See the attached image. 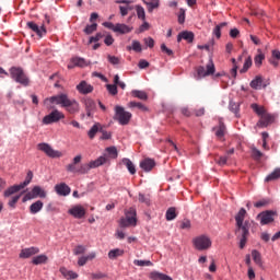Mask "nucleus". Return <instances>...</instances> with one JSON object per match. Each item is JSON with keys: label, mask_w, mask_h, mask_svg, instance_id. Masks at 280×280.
I'll use <instances>...</instances> for the list:
<instances>
[{"label": "nucleus", "mask_w": 280, "mask_h": 280, "mask_svg": "<svg viewBox=\"0 0 280 280\" xmlns=\"http://www.w3.org/2000/svg\"><path fill=\"white\" fill-rule=\"evenodd\" d=\"M106 161V155H101L96 160L91 161L90 163L81 164L78 167V163H82V155L79 154L73 158L72 163L66 166V170L71 174H89L91 170H95L96 167H102V165H105Z\"/></svg>", "instance_id": "1"}, {"label": "nucleus", "mask_w": 280, "mask_h": 280, "mask_svg": "<svg viewBox=\"0 0 280 280\" xmlns=\"http://www.w3.org/2000/svg\"><path fill=\"white\" fill-rule=\"evenodd\" d=\"M44 104L45 106H49V104L61 106V108H65V110L70 115H77V113H80V103L75 101V98H69V95L66 93L47 97L44 100Z\"/></svg>", "instance_id": "2"}, {"label": "nucleus", "mask_w": 280, "mask_h": 280, "mask_svg": "<svg viewBox=\"0 0 280 280\" xmlns=\"http://www.w3.org/2000/svg\"><path fill=\"white\" fill-rule=\"evenodd\" d=\"M246 218V209L241 208L237 214L235 215L236 230L235 235L240 240V248H244L246 246V242L249 235L248 222H244Z\"/></svg>", "instance_id": "3"}, {"label": "nucleus", "mask_w": 280, "mask_h": 280, "mask_svg": "<svg viewBox=\"0 0 280 280\" xmlns=\"http://www.w3.org/2000/svg\"><path fill=\"white\" fill-rule=\"evenodd\" d=\"M114 120L118 121L120 126H128L132 119V113L126 112L121 105L114 107Z\"/></svg>", "instance_id": "4"}, {"label": "nucleus", "mask_w": 280, "mask_h": 280, "mask_svg": "<svg viewBox=\"0 0 280 280\" xmlns=\"http://www.w3.org/2000/svg\"><path fill=\"white\" fill-rule=\"evenodd\" d=\"M10 74H11L12 80L18 82V84H22L23 86L30 85V78H27V74H25V72L23 71V68L11 67Z\"/></svg>", "instance_id": "5"}, {"label": "nucleus", "mask_w": 280, "mask_h": 280, "mask_svg": "<svg viewBox=\"0 0 280 280\" xmlns=\"http://www.w3.org/2000/svg\"><path fill=\"white\" fill-rule=\"evenodd\" d=\"M125 215L126 217L121 218L119 222L121 229H127V226H137V209L129 208Z\"/></svg>", "instance_id": "6"}, {"label": "nucleus", "mask_w": 280, "mask_h": 280, "mask_svg": "<svg viewBox=\"0 0 280 280\" xmlns=\"http://www.w3.org/2000/svg\"><path fill=\"white\" fill-rule=\"evenodd\" d=\"M215 73V65L213 63V59H210L205 66H199L197 68V74L195 75V80H202V78H207L209 75H213Z\"/></svg>", "instance_id": "7"}, {"label": "nucleus", "mask_w": 280, "mask_h": 280, "mask_svg": "<svg viewBox=\"0 0 280 280\" xmlns=\"http://www.w3.org/2000/svg\"><path fill=\"white\" fill-rule=\"evenodd\" d=\"M196 250H209L212 245L211 238L207 235H199L192 240Z\"/></svg>", "instance_id": "8"}, {"label": "nucleus", "mask_w": 280, "mask_h": 280, "mask_svg": "<svg viewBox=\"0 0 280 280\" xmlns=\"http://www.w3.org/2000/svg\"><path fill=\"white\" fill-rule=\"evenodd\" d=\"M36 198H47V191L40 186H34L31 191L26 192L22 199V202L34 200Z\"/></svg>", "instance_id": "9"}, {"label": "nucleus", "mask_w": 280, "mask_h": 280, "mask_svg": "<svg viewBox=\"0 0 280 280\" xmlns=\"http://www.w3.org/2000/svg\"><path fill=\"white\" fill-rule=\"evenodd\" d=\"M37 149L40 152H44L46 156H49V159H60V156H62V152L54 150V148H51L47 142L38 143Z\"/></svg>", "instance_id": "10"}, {"label": "nucleus", "mask_w": 280, "mask_h": 280, "mask_svg": "<svg viewBox=\"0 0 280 280\" xmlns=\"http://www.w3.org/2000/svg\"><path fill=\"white\" fill-rule=\"evenodd\" d=\"M60 119H65V113L58 109H54L43 118V124H45V126H49L51 124H58Z\"/></svg>", "instance_id": "11"}, {"label": "nucleus", "mask_w": 280, "mask_h": 280, "mask_svg": "<svg viewBox=\"0 0 280 280\" xmlns=\"http://www.w3.org/2000/svg\"><path fill=\"white\" fill-rule=\"evenodd\" d=\"M275 215H277V212L266 210L257 214L256 220H259L261 226H266V224H272L275 222Z\"/></svg>", "instance_id": "12"}, {"label": "nucleus", "mask_w": 280, "mask_h": 280, "mask_svg": "<svg viewBox=\"0 0 280 280\" xmlns=\"http://www.w3.org/2000/svg\"><path fill=\"white\" fill-rule=\"evenodd\" d=\"M69 215L75 218L77 220H82L86 215V210L81 205L73 206L68 210Z\"/></svg>", "instance_id": "13"}, {"label": "nucleus", "mask_w": 280, "mask_h": 280, "mask_svg": "<svg viewBox=\"0 0 280 280\" xmlns=\"http://www.w3.org/2000/svg\"><path fill=\"white\" fill-rule=\"evenodd\" d=\"M40 253V248L38 247H27L21 250L20 259H30V257L34 255H38Z\"/></svg>", "instance_id": "14"}, {"label": "nucleus", "mask_w": 280, "mask_h": 280, "mask_svg": "<svg viewBox=\"0 0 280 280\" xmlns=\"http://www.w3.org/2000/svg\"><path fill=\"white\" fill-rule=\"evenodd\" d=\"M115 3L124 4L119 7L121 16H128V12L132 10V7H130L132 0H115Z\"/></svg>", "instance_id": "15"}, {"label": "nucleus", "mask_w": 280, "mask_h": 280, "mask_svg": "<svg viewBox=\"0 0 280 280\" xmlns=\"http://www.w3.org/2000/svg\"><path fill=\"white\" fill-rule=\"evenodd\" d=\"M212 130L214 131L217 138H219L221 141H224V136L226 135V125H224L222 119L219 120V126L213 127Z\"/></svg>", "instance_id": "16"}, {"label": "nucleus", "mask_w": 280, "mask_h": 280, "mask_svg": "<svg viewBox=\"0 0 280 280\" xmlns=\"http://www.w3.org/2000/svg\"><path fill=\"white\" fill-rule=\"evenodd\" d=\"M77 91H78L81 95H89V93H93V85L89 84V82H86V81H81V82L77 85Z\"/></svg>", "instance_id": "17"}, {"label": "nucleus", "mask_w": 280, "mask_h": 280, "mask_svg": "<svg viewBox=\"0 0 280 280\" xmlns=\"http://www.w3.org/2000/svg\"><path fill=\"white\" fill-rule=\"evenodd\" d=\"M272 121H275V116L265 113L262 116H260V120L258 121L257 126H259V128H268Z\"/></svg>", "instance_id": "18"}, {"label": "nucleus", "mask_w": 280, "mask_h": 280, "mask_svg": "<svg viewBox=\"0 0 280 280\" xmlns=\"http://www.w3.org/2000/svg\"><path fill=\"white\" fill-rule=\"evenodd\" d=\"M26 25L30 30H32V32H35V34H37V36H39L40 38H43L45 34H47V30L45 28V26H38L34 22H27Z\"/></svg>", "instance_id": "19"}, {"label": "nucleus", "mask_w": 280, "mask_h": 280, "mask_svg": "<svg viewBox=\"0 0 280 280\" xmlns=\"http://www.w3.org/2000/svg\"><path fill=\"white\" fill-rule=\"evenodd\" d=\"M55 191L58 196H69V194H71V187L66 183L57 184L55 186Z\"/></svg>", "instance_id": "20"}, {"label": "nucleus", "mask_w": 280, "mask_h": 280, "mask_svg": "<svg viewBox=\"0 0 280 280\" xmlns=\"http://www.w3.org/2000/svg\"><path fill=\"white\" fill-rule=\"evenodd\" d=\"M83 104L85 106V110H86V116L88 117H93V110H95V101H93L92 98H84L83 100Z\"/></svg>", "instance_id": "21"}, {"label": "nucleus", "mask_w": 280, "mask_h": 280, "mask_svg": "<svg viewBox=\"0 0 280 280\" xmlns=\"http://www.w3.org/2000/svg\"><path fill=\"white\" fill-rule=\"evenodd\" d=\"M133 27L125 24V23H117L115 27V34H130Z\"/></svg>", "instance_id": "22"}, {"label": "nucleus", "mask_w": 280, "mask_h": 280, "mask_svg": "<svg viewBox=\"0 0 280 280\" xmlns=\"http://www.w3.org/2000/svg\"><path fill=\"white\" fill-rule=\"evenodd\" d=\"M155 165L156 162H154L152 159H144L142 162H140V167L143 170V172H152Z\"/></svg>", "instance_id": "23"}, {"label": "nucleus", "mask_w": 280, "mask_h": 280, "mask_svg": "<svg viewBox=\"0 0 280 280\" xmlns=\"http://www.w3.org/2000/svg\"><path fill=\"white\" fill-rule=\"evenodd\" d=\"M43 207H45V203H43L42 200H37L30 206V213L32 215H36V213H40V211H43Z\"/></svg>", "instance_id": "24"}, {"label": "nucleus", "mask_w": 280, "mask_h": 280, "mask_svg": "<svg viewBox=\"0 0 280 280\" xmlns=\"http://www.w3.org/2000/svg\"><path fill=\"white\" fill-rule=\"evenodd\" d=\"M143 3L147 5L148 12L152 13L154 10L159 9L161 5V0H142Z\"/></svg>", "instance_id": "25"}, {"label": "nucleus", "mask_w": 280, "mask_h": 280, "mask_svg": "<svg viewBox=\"0 0 280 280\" xmlns=\"http://www.w3.org/2000/svg\"><path fill=\"white\" fill-rule=\"evenodd\" d=\"M265 60H266V55L264 54V51H261L260 48H258L257 55L254 57L255 67H257V69H259V67H261V65H264Z\"/></svg>", "instance_id": "26"}, {"label": "nucleus", "mask_w": 280, "mask_h": 280, "mask_svg": "<svg viewBox=\"0 0 280 280\" xmlns=\"http://www.w3.org/2000/svg\"><path fill=\"white\" fill-rule=\"evenodd\" d=\"M180 40H187L188 43H194V33L189 31H184L178 34L177 42L180 43Z\"/></svg>", "instance_id": "27"}, {"label": "nucleus", "mask_w": 280, "mask_h": 280, "mask_svg": "<svg viewBox=\"0 0 280 280\" xmlns=\"http://www.w3.org/2000/svg\"><path fill=\"white\" fill-rule=\"evenodd\" d=\"M127 51H136V54H141L143 51L141 42L137 39L132 40L131 46H127Z\"/></svg>", "instance_id": "28"}, {"label": "nucleus", "mask_w": 280, "mask_h": 280, "mask_svg": "<svg viewBox=\"0 0 280 280\" xmlns=\"http://www.w3.org/2000/svg\"><path fill=\"white\" fill-rule=\"evenodd\" d=\"M149 277L151 280H174L172 277L159 271H152Z\"/></svg>", "instance_id": "29"}, {"label": "nucleus", "mask_w": 280, "mask_h": 280, "mask_svg": "<svg viewBox=\"0 0 280 280\" xmlns=\"http://www.w3.org/2000/svg\"><path fill=\"white\" fill-rule=\"evenodd\" d=\"M125 250L121 248H114L108 252V259L115 260L118 257H124Z\"/></svg>", "instance_id": "30"}, {"label": "nucleus", "mask_w": 280, "mask_h": 280, "mask_svg": "<svg viewBox=\"0 0 280 280\" xmlns=\"http://www.w3.org/2000/svg\"><path fill=\"white\" fill-rule=\"evenodd\" d=\"M21 189H23L22 186L19 185H13L11 187H9L5 191H4V198H10V196H14V194H18V191H21Z\"/></svg>", "instance_id": "31"}, {"label": "nucleus", "mask_w": 280, "mask_h": 280, "mask_svg": "<svg viewBox=\"0 0 280 280\" xmlns=\"http://www.w3.org/2000/svg\"><path fill=\"white\" fill-rule=\"evenodd\" d=\"M60 272L62 275V277H65L66 279H78V273L72 271V270H69L65 267L60 268Z\"/></svg>", "instance_id": "32"}, {"label": "nucleus", "mask_w": 280, "mask_h": 280, "mask_svg": "<svg viewBox=\"0 0 280 280\" xmlns=\"http://www.w3.org/2000/svg\"><path fill=\"white\" fill-rule=\"evenodd\" d=\"M122 163H124V165H126L129 174H131V175L137 174V168L135 167V164L132 163V161H130V159L124 158Z\"/></svg>", "instance_id": "33"}, {"label": "nucleus", "mask_w": 280, "mask_h": 280, "mask_svg": "<svg viewBox=\"0 0 280 280\" xmlns=\"http://www.w3.org/2000/svg\"><path fill=\"white\" fill-rule=\"evenodd\" d=\"M128 108H139V110H142V113H148V106H145L143 103L131 101L128 103Z\"/></svg>", "instance_id": "34"}, {"label": "nucleus", "mask_w": 280, "mask_h": 280, "mask_svg": "<svg viewBox=\"0 0 280 280\" xmlns=\"http://www.w3.org/2000/svg\"><path fill=\"white\" fill-rule=\"evenodd\" d=\"M228 23L226 22H222L220 24H218L213 31H212V35L215 36V38H222V27H226Z\"/></svg>", "instance_id": "35"}, {"label": "nucleus", "mask_w": 280, "mask_h": 280, "mask_svg": "<svg viewBox=\"0 0 280 280\" xmlns=\"http://www.w3.org/2000/svg\"><path fill=\"white\" fill-rule=\"evenodd\" d=\"M100 128H102V125L100 122H95L91 129L88 131V136L90 139H95V135L100 132Z\"/></svg>", "instance_id": "36"}, {"label": "nucleus", "mask_w": 280, "mask_h": 280, "mask_svg": "<svg viewBox=\"0 0 280 280\" xmlns=\"http://www.w3.org/2000/svg\"><path fill=\"white\" fill-rule=\"evenodd\" d=\"M264 80L261 79V77L257 75L255 77V79H253L249 83V86L252 89H255V91L261 89V84H262Z\"/></svg>", "instance_id": "37"}, {"label": "nucleus", "mask_w": 280, "mask_h": 280, "mask_svg": "<svg viewBox=\"0 0 280 280\" xmlns=\"http://www.w3.org/2000/svg\"><path fill=\"white\" fill-rule=\"evenodd\" d=\"M47 255L45 254H42V255H38V256H35L32 260V264H34V266H40V264H47Z\"/></svg>", "instance_id": "38"}, {"label": "nucleus", "mask_w": 280, "mask_h": 280, "mask_svg": "<svg viewBox=\"0 0 280 280\" xmlns=\"http://www.w3.org/2000/svg\"><path fill=\"white\" fill-rule=\"evenodd\" d=\"M178 214L176 213V208L174 207H171L166 210V214H165V218L167 220V222H172V220H176V217Z\"/></svg>", "instance_id": "39"}, {"label": "nucleus", "mask_w": 280, "mask_h": 280, "mask_svg": "<svg viewBox=\"0 0 280 280\" xmlns=\"http://www.w3.org/2000/svg\"><path fill=\"white\" fill-rule=\"evenodd\" d=\"M71 62L74 67H89V62L84 58L75 57L72 58Z\"/></svg>", "instance_id": "40"}, {"label": "nucleus", "mask_w": 280, "mask_h": 280, "mask_svg": "<svg viewBox=\"0 0 280 280\" xmlns=\"http://www.w3.org/2000/svg\"><path fill=\"white\" fill-rule=\"evenodd\" d=\"M278 178H280V168H276L272 173H270L265 178V183H270L271 180H278Z\"/></svg>", "instance_id": "41"}, {"label": "nucleus", "mask_w": 280, "mask_h": 280, "mask_svg": "<svg viewBox=\"0 0 280 280\" xmlns=\"http://www.w3.org/2000/svg\"><path fill=\"white\" fill-rule=\"evenodd\" d=\"M132 97H137L138 100H142L145 101L148 100V93H145L144 91L141 90H133L131 92Z\"/></svg>", "instance_id": "42"}, {"label": "nucleus", "mask_w": 280, "mask_h": 280, "mask_svg": "<svg viewBox=\"0 0 280 280\" xmlns=\"http://www.w3.org/2000/svg\"><path fill=\"white\" fill-rule=\"evenodd\" d=\"M252 257L257 266H264V261L261 260V254L257 252V249L252 250Z\"/></svg>", "instance_id": "43"}, {"label": "nucleus", "mask_w": 280, "mask_h": 280, "mask_svg": "<svg viewBox=\"0 0 280 280\" xmlns=\"http://www.w3.org/2000/svg\"><path fill=\"white\" fill-rule=\"evenodd\" d=\"M33 178H34V173L32 171H28L26 174L25 180L20 184L22 189H25V187H27V185L32 183Z\"/></svg>", "instance_id": "44"}, {"label": "nucleus", "mask_w": 280, "mask_h": 280, "mask_svg": "<svg viewBox=\"0 0 280 280\" xmlns=\"http://www.w3.org/2000/svg\"><path fill=\"white\" fill-rule=\"evenodd\" d=\"M250 67H253V58L247 57L245 59L243 68L240 70V73H246V71H248V69H250Z\"/></svg>", "instance_id": "45"}, {"label": "nucleus", "mask_w": 280, "mask_h": 280, "mask_svg": "<svg viewBox=\"0 0 280 280\" xmlns=\"http://www.w3.org/2000/svg\"><path fill=\"white\" fill-rule=\"evenodd\" d=\"M250 107L256 113V115H259V117L266 114L264 106H258L257 103L252 104Z\"/></svg>", "instance_id": "46"}, {"label": "nucleus", "mask_w": 280, "mask_h": 280, "mask_svg": "<svg viewBox=\"0 0 280 280\" xmlns=\"http://www.w3.org/2000/svg\"><path fill=\"white\" fill-rule=\"evenodd\" d=\"M19 200H21V195L11 197V199L8 202L10 209H16V202H19Z\"/></svg>", "instance_id": "47"}, {"label": "nucleus", "mask_w": 280, "mask_h": 280, "mask_svg": "<svg viewBox=\"0 0 280 280\" xmlns=\"http://www.w3.org/2000/svg\"><path fill=\"white\" fill-rule=\"evenodd\" d=\"M137 16L138 19H141V21H145V9L141 5L136 7Z\"/></svg>", "instance_id": "48"}, {"label": "nucleus", "mask_w": 280, "mask_h": 280, "mask_svg": "<svg viewBox=\"0 0 280 280\" xmlns=\"http://www.w3.org/2000/svg\"><path fill=\"white\" fill-rule=\"evenodd\" d=\"M93 32H97V23L88 24L84 28L85 34H93Z\"/></svg>", "instance_id": "49"}, {"label": "nucleus", "mask_w": 280, "mask_h": 280, "mask_svg": "<svg viewBox=\"0 0 280 280\" xmlns=\"http://www.w3.org/2000/svg\"><path fill=\"white\" fill-rule=\"evenodd\" d=\"M229 108L231 113H234V115H237V113H240V104L233 101H230Z\"/></svg>", "instance_id": "50"}, {"label": "nucleus", "mask_w": 280, "mask_h": 280, "mask_svg": "<svg viewBox=\"0 0 280 280\" xmlns=\"http://www.w3.org/2000/svg\"><path fill=\"white\" fill-rule=\"evenodd\" d=\"M252 155L256 161H259V159L261 156H264V153H261V151H259L257 148L253 147L252 148Z\"/></svg>", "instance_id": "51"}, {"label": "nucleus", "mask_w": 280, "mask_h": 280, "mask_svg": "<svg viewBox=\"0 0 280 280\" xmlns=\"http://www.w3.org/2000/svg\"><path fill=\"white\" fill-rule=\"evenodd\" d=\"M133 264H135V266H140V267H143V266H153L152 261H150V260H139V259H135V260H133Z\"/></svg>", "instance_id": "52"}, {"label": "nucleus", "mask_w": 280, "mask_h": 280, "mask_svg": "<svg viewBox=\"0 0 280 280\" xmlns=\"http://www.w3.org/2000/svg\"><path fill=\"white\" fill-rule=\"evenodd\" d=\"M106 152H108V154L113 158V159H117L118 156V152H117V148L116 147H108L106 149Z\"/></svg>", "instance_id": "53"}, {"label": "nucleus", "mask_w": 280, "mask_h": 280, "mask_svg": "<svg viewBox=\"0 0 280 280\" xmlns=\"http://www.w3.org/2000/svg\"><path fill=\"white\" fill-rule=\"evenodd\" d=\"M107 60L110 65H119L120 59L117 56L107 55Z\"/></svg>", "instance_id": "54"}, {"label": "nucleus", "mask_w": 280, "mask_h": 280, "mask_svg": "<svg viewBox=\"0 0 280 280\" xmlns=\"http://www.w3.org/2000/svg\"><path fill=\"white\" fill-rule=\"evenodd\" d=\"M185 9H179V13L177 15L179 25H183L185 23Z\"/></svg>", "instance_id": "55"}, {"label": "nucleus", "mask_w": 280, "mask_h": 280, "mask_svg": "<svg viewBox=\"0 0 280 280\" xmlns=\"http://www.w3.org/2000/svg\"><path fill=\"white\" fill-rule=\"evenodd\" d=\"M85 252L86 247L84 245H78L73 250L74 255H84Z\"/></svg>", "instance_id": "56"}, {"label": "nucleus", "mask_w": 280, "mask_h": 280, "mask_svg": "<svg viewBox=\"0 0 280 280\" xmlns=\"http://www.w3.org/2000/svg\"><path fill=\"white\" fill-rule=\"evenodd\" d=\"M179 228L185 230V231H189V229H191V221L185 219L184 221H182Z\"/></svg>", "instance_id": "57"}, {"label": "nucleus", "mask_w": 280, "mask_h": 280, "mask_svg": "<svg viewBox=\"0 0 280 280\" xmlns=\"http://www.w3.org/2000/svg\"><path fill=\"white\" fill-rule=\"evenodd\" d=\"M106 89L110 95H117V85L116 84H107Z\"/></svg>", "instance_id": "58"}, {"label": "nucleus", "mask_w": 280, "mask_h": 280, "mask_svg": "<svg viewBox=\"0 0 280 280\" xmlns=\"http://www.w3.org/2000/svg\"><path fill=\"white\" fill-rule=\"evenodd\" d=\"M161 51H163V54H166V56H174V50L167 48L165 44L161 45Z\"/></svg>", "instance_id": "59"}, {"label": "nucleus", "mask_w": 280, "mask_h": 280, "mask_svg": "<svg viewBox=\"0 0 280 280\" xmlns=\"http://www.w3.org/2000/svg\"><path fill=\"white\" fill-rule=\"evenodd\" d=\"M143 43L147 47H149L150 49H152V47H154V38L152 37H147L143 39Z\"/></svg>", "instance_id": "60"}, {"label": "nucleus", "mask_w": 280, "mask_h": 280, "mask_svg": "<svg viewBox=\"0 0 280 280\" xmlns=\"http://www.w3.org/2000/svg\"><path fill=\"white\" fill-rule=\"evenodd\" d=\"M104 43L105 45H107V47H110V45L115 43V38H113V35H106L104 38Z\"/></svg>", "instance_id": "61"}, {"label": "nucleus", "mask_w": 280, "mask_h": 280, "mask_svg": "<svg viewBox=\"0 0 280 280\" xmlns=\"http://www.w3.org/2000/svg\"><path fill=\"white\" fill-rule=\"evenodd\" d=\"M103 36L104 35L102 33H97L95 36L90 37L89 43H98V40L102 39Z\"/></svg>", "instance_id": "62"}, {"label": "nucleus", "mask_w": 280, "mask_h": 280, "mask_svg": "<svg viewBox=\"0 0 280 280\" xmlns=\"http://www.w3.org/2000/svg\"><path fill=\"white\" fill-rule=\"evenodd\" d=\"M138 200L144 205H150V198L145 197L143 194H139Z\"/></svg>", "instance_id": "63"}, {"label": "nucleus", "mask_w": 280, "mask_h": 280, "mask_svg": "<svg viewBox=\"0 0 280 280\" xmlns=\"http://www.w3.org/2000/svg\"><path fill=\"white\" fill-rule=\"evenodd\" d=\"M139 69H148L150 67V62L145 59H141L138 63Z\"/></svg>", "instance_id": "64"}]
</instances>
